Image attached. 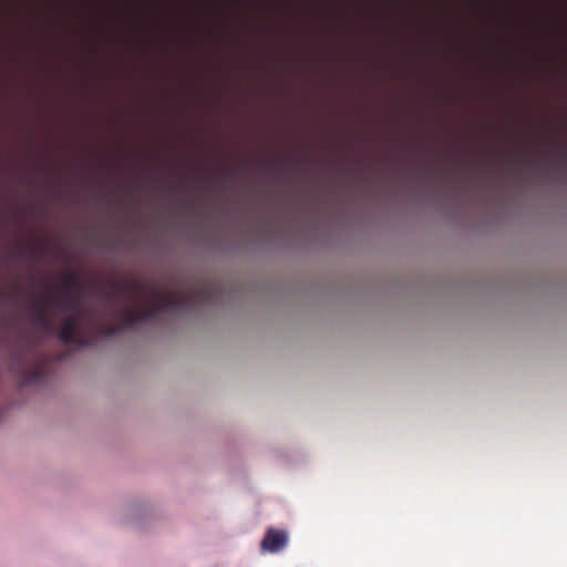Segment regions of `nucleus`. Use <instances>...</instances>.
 Masks as SVG:
<instances>
[{
    "label": "nucleus",
    "instance_id": "obj_4",
    "mask_svg": "<svg viewBox=\"0 0 567 567\" xmlns=\"http://www.w3.org/2000/svg\"><path fill=\"white\" fill-rule=\"evenodd\" d=\"M288 534L282 529L269 528L261 540L264 551L278 553L287 546Z\"/></svg>",
    "mask_w": 567,
    "mask_h": 567
},
{
    "label": "nucleus",
    "instance_id": "obj_1",
    "mask_svg": "<svg viewBox=\"0 0 567 567\" xmlns=\"http://www.w3.org/2000/svg\"><path fill=\"white\" fill-rule=\"evenodd\" d=\"M103 307L120 322H102L99 333L113 337L133 329L143 321L154 320L159 313H178L198 303L205 295L202 289L171 292L151 285L126 284L118 289H100Z\"/></svg>",
    "mask_w": 567,
    "mask_h": 567
},
{
    "label": "nucleus",
    "instance_id": "obj_2",
    "mask_svg": "<svg viewBox=\"0 0 567 567\" xmlns=\"http://www.w3.org/2000/svg\"><path fill=\"white\" fill-rule=\"evenodd\" d=\"M50 301L60 310L78 315L80 317L86 313L83 307V297L80 280L76 274L68 272L63 276L61 293L50 299Z\"/></svg>",
    "mask_w": 567,
    "mask_h": 567
},
{
    "label": "nucleus",
    "instance_id": "obj_6",
    "mask_svg": "<svg viewBox=\"0 0 567 567\" xmlns=\"http://www.w3.org/2000/svg\"><path fill=\"white\" fill-rule=\"evenodd\" d=\"M44 371H45L44 363H40L30 372L28 379L32 382L39 381L43 378Z\"/></svg>",
    "mask_w": 567,
    "mask_h": 567
},
{
    "label": "nucleus",
    "instance_id": "obj_3",
    "mask_svg": "<svg viewBox=\"0 0 567 567\" xmlns=\"http://www.w3.org/2000/svg\"><path fill=\"white\" fill-rule=\"evenodd\" d=\"M82 317L78 315H69L64 318L61 328L58 330V338L64 344H75L84 347L89 343L85 336L80 333Z\"/></svg>",
    "mask_w": 567,
    "mask_h": 567
},
{
    "label": "nucleus",
    "instance_id": "obj_7",
    "mask_svg": "<svg viewBox=\"0 0 567 567\" xmlns=\"http://www.w3.org/2000/svg\"><path fill=\"white\" fill-rule=\"evenodd\" d=\"M18 254L20 256H25V255L34 256V248L33 247L21 248V249H19Z\"/></svg>",
    "mask_w": 567,
    "mask_h": 567
},
{
    "label": "nucleus",
    "instance_id": "obj_5",
    "mask_svg": "<svg viewBox=\"0 0 567 567\" xmlns=\"http://www.w3.org/2000/svg\"><path fill=\"white\" fill-rule=\"evenodd\" d=\"M49 303L52 302L50 300L43 299L40 301H34L30 306V310L33 315V323L47 333L52 331V321L47 311Z\"/></svg>",
    "mask_w": 567,
    "mask_h": 567
}]
</instances>
